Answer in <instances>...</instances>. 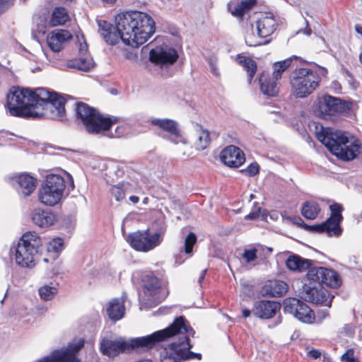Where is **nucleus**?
I'll return each mask as SVG.
<instances>
[{"label": "nucleus", "mask_w": 362, "mask_h": 362, "mask_svg": "<svg viewBox=\"0 0 362 362\" xmlns=\"http://www.w3.org/2000/svg\"><path fill=\"white\" fill-rule=\"evenodd\" d=\"M194 331L189 322L182 316L177 317L168 327L155 332L151 334L124 340L109 334L103 337L100 343V350L108 357H115L120 354L134 349H151L156 344L176 337L177 341H173L164 347L160 354L161 362H180L182 360L201 359L200 354L190 351L189 337H193Z\"/></svg>", "instance_id": "1"}, {"label": "nucleus", "mask_w": 362, "mask_h": 362, "mask_svg": "<svg viewBox=\"0 0 362 362\" xmlns=\"http://www.w3.org/2000/svg\"><path fill=\"white\" fill-rule=\"evenodd\" d=\"M99 32L105 41L110 45L119 40L127 46L139 47L144 44L155 33V22L147 13L130 11L118 14L115 17L117 32L106 21L98 22Z\"/></svg>", "instance_id": "2"}, {"label": "nucleus", "mask_w": 362, "mask_h": 362, "mask_svg": "<svg viewBox=\"0 0 362 362\" xmlns=\"http://www.w3.org/2000/svg\"><path fill=\"white\" fill-rule=\"evenodd\" d=\"M316 136L334 155L342 160H353L361 153L358 139L347 132L327 128L317 132Z\"/></svg>", "instance_id": "3"}, {"label": "nucleus", "mask_w": 362, "mask_h": 362, "mask_svg": "<svg viewBox=\"0 0 362 362\" xmlns=\"http://www.w3.org/2000/svg\"><path fill=\"white\" fill-rule=\"evenodd\" d=\"M41 245V240L35 233H25L16 245H13L10 252L19 267L33 268L38 257V250Z\"/></svg>", "instance_id": "4"}, {"label": "nucleus", "mask_w": 362, "mask_h": 362, "mask_svg": "<svg viewBox=\"0 0 362 362\" xmlns=\"http://www.w3.org/2000/svg\"><path fill=\"white\" fill-rule=\"evenodd\" d=\"M320 82L317 71L309 68H297L290 76L291 95L294 98H305L317 88Z\"/></svg>", "instance_id": "5"}, {"label": "nucleus", "mask_w": 362, "mask_h": 362, "mask_svg": "<svg viewBox=\"0 0 362 362\" xmlns=\"http://www.w3.org/2000/svg\"><path fill=\"white\" fill-rule=\"evenodd\" d=\"M6 106L13 116L33 118L35 106H33L30 89L12 87L6 95Z\"/></svg>", "instance_id": "6"}, {"label": "nucleus", "mask_w": 362, "mask_h": 362, "mask_svg": "<svg viewBox=\"0 0 362 362\" xmlns=\"http://www.w3.org/2000/svg\"><path fill=\"white\" fill-rule=\"evenodd\" d=\"M75 112L77 119L81 120L89 133L97 134L107 130L113 124L110 118L104 117L96 110L83 103L76 104Z\"/></svg>", "instance_id": "7"}, {"label": "nucleus", "mask_w": 362, "mask_h": 362, "mask_svg": "<svg viewBox=\"0 0 362 362\" xmlns=\"http://www.w3.org/2000/svg\"><path fill=\"white\" fill-rule=\"evenodd\" d=\"M65 189V182L60 175L47 176L39 192V201L47 206H55L62 199Z\"/></svg>", "instance_id": "8"}, {"label": "nucleus", "mask_w": 362, "mask_h": 362, "mask_svg": "<svg viewBox=\"0 0 362 362\" xmlns=\"http://www.w3.org/2000/svg\"><path fill=\"white\" fill-rule=\"evenodd\" d=\"M277 23L274 17L271 14H266L256 22L255 30L257 35H255L252 28L251 32H247L245 35V42L248 46L256 47L269 42V40H264L269 37L276 30Z\"/></svg>", "instance_id": "9"}, {"label": "nucleus", "mask_w": 362, "mask_h": 362, "mask_svg": "<svg viewBox=\"0 0 362 362\" xmlns=\"http://www.w3.org/2000/svg\"><path fill=\"white\" fill-rule=\"evenodd\" d=\"M329 209L331 215L325 222L313 226L305 224L303 227L313 232H325L329 236H339L341 235V229L339 226V223L343 218L341 216V211L343 210L342 206L339 204H333L329 206Z\"/></svg>", "instance_id": "10"}, {"label": "nucleus", "mask_w": 362, "mask_h": 362, "mask_svg": "<svg viewBox=\"0 0 362 362\" xmlns=\"http://www.w3.org/2000/svg\"><path fill=\"white\" fill-rule=\"evenodd\" d=\"M65 98L59 95L47 102L42 106H35L33 119L47 118L54 120H63L65 118Z\"/></svg>", "instance_id": "11"}, {"label": "nucleus", "mask_w": 362, "mask_h": 362, "mask_svg": "<svg viewBox=\"0 0 362 362\" xmlns=\"http://www.w3.org/2000/svg\"><path fill=\"white\" fill-rule=\"evenodd\" d=\"M127 241L137 251L148 252L158 246L163 238L160 233H151L148 230L136 231L128 235Z\"/></svg>", "instance_id": "12"}, {"label": "nucleus", "mask_w": 362, "mask_h": 362, "mask_svg": "<svg viewBox=\"0 0 362 362\" xmlns=\"http://www.w3.org/2000/svg\"><path fill=\"white\" fill-rule=\"evenodd\" d=\"M84 340L77 339L73 340L67 347L54 350L51 355L39 362H81L76 354L83 346Z\"/></svg>", "instance_id": "13"}, {"label": "nucleus", "mask_w": 362, "mask_h": 362, "mask_svg": "<svg viewBox=\"0 0 362 362\" xmlns=\"http://www.w3.org/2000/svg\"><path fill=\"white\" fill-rule=\"evenodd\" d=\"M284 310L286 312L295 316L298 320L305 324H312L315 322L314 312L304 302L290 298L284 300Z\"/></svg>", "instance_id": "14"}, {"label": "nucleus", "mask_w": 362, "mask_h": 362, "mask_svg": "<svg viewBox=\"0 0 362 362\" xmlns=\"http://www.w3.org/2000/svg\"><path fill=\"white\" fill-rule=\"evenodd\" d=\"M177 51L166 45L156 46L149 53V60L151 63L160 69L168 68L173 65L177 59Z\"/></svg>", "instance_id": "15"}, {"label": "nucleus", "mask_w": 362, "mask_h": 362, "mask_svg": "<svg viewBox=\"0 0 362 362\" xmlns=\"http://www.w3.org/2000/svg\"><path fill=\"white\" fill-rule=\"evenodd\" d=\"M302 295L303 298L308 302L320 304L328 308L331 307L334 296L322 286L311 285L310 283H304Z\"/></svg>", "instance_id": "16"}, {"label": "nucleus", "mask_w": 362, "mask_h": 362, "mask_svg": "<svg viewBox=\"0 0 362 362\" xmlns=\"http://www.w3.org/2000/svg\"><path fill=\"white\" fill-rule=\"evenodd\" d=\"M143 286L145 296L155 304L160 303L168 294V291L153 274H147L144 277Z\"/></svg>", "instance_id": "17"}, {"label": "nucleus", "mask_w": 362, "mask_h": 362, "mask_svg": "<svg viewBox=\"0 0 362 362\" xmlns=\"http://www.w3.org/2000/svg\"><path fill=\"white\" fill-rule=\"evenodd\" d=\"M151 124L166 132L169 139L174 144L183 142L178 124L176 121L168 118H153Z\"/></svg>", "instance_id": "18"}, {"label": "nucleus", "mask_w": 362, "mask_h": 362, "mask_svg": "<svg viewBox=\"0 0 362 362\" xmlns=\"http://www.w3.org/2000/svg\"><path fill=\"white\" fill-rule=\"evenodd\" d=\"M221 160L228 167L238 168L245 162V158L243 151L240 148L230 145L221 151Z\"/></svg>", "instance_id": "19"}, {"label": "nucleus", "mask_w": 362, "mask_h": 362, "mask_svg": "<svg viewBox=\"0 0 362 362\" xmlns=\"http://www.w3.org/2000/svg\"><path fill=\"white\" fill-rule=\"evenodd\" d=\"M337 98L323 95L318 99L315 112L318 117L327 119L337 113Z\"/></svg>", "instance_id": "20"}, {"label": "nucleus", "mask_w": 362, "mask_h": 362, "mask_svg": "<svg viewBox=\"0 0 362 362\" xmlns=\"http://www.w3.org/2000/svg\"><path fill=\"white\" fill-rule=\"evenodd\" d=\"M12 185L21 196H30L35 189L37 180L28 174H21L13 179Z\"/></svg>", "instance_id": "21"}, {"label": "nucleus", "mask_w": 362, "mask_h": 362, "mask_svg": "<svg viewBox=\"0 0 362 362\" xmlns=\"http://www.w3.org/2000/svg\"><path fill=\"white\" fill-rule=\"evenodd\" d=\"M281 305L274 301L259 300L256 301L252 308V313L261 319H270L280 310Z\"/></svg>", "instance_id": "22"}, {"label": "nucleus", "mask_w": 362, "mask_h": 362, "mask_svg": "<svg viewBox=\"0 0 362 362\" xmlns=\"http://www.w3.org/2000/svg\"><path fill=\"white\" fill-rule=\"evenodd\" d=\"M69 31L63 29H56L49 33L47 37V42L49 47L54 52L61 51L66 42L71 38Z\"/></svg>", "instance_id": "23"}, {"label": "nucleus", "mask_w": 362, "mask_h": 362, "mask_svg": "<svg viewBox=\"0 0 362 362\" xmlns=\"http://www.w3.org/2000/svg\"><path fill=\"white\" fill-rule=\"evenodd\" d=\"M33 222L40 228L53 226L57 221V216L50 210L35 209L31 214Z\"/></svg>", "instance_id": "24"}, {"label": "nucleus", "mask_w": 362, "mask_h": 362, "mask_svg": "<svg viewBox=\"0 0 362 362\" xmlns=\"http://www.w3.org/2000/svg\"><path fill=\"white\" fill-rule=\"evenodd\" d=\"M288 291V285L280 280L269 281L262 288L264 296L271 297H279L285 294Z\"/></svg>", "instance_id": "25"}, {"label": "nucleus", "mask_w": 362, "mask_h": 362, "mask_svg": "<svg viewBox=\"0 0 362 362\" xmlns=\"http://www.w3.org/2000/svg\"><path fill=\"white\" fill-rule=\"evenodd\" d=\"M312 264V261L301 257L297 255H290L286 261V266L290 271L303 272L308 269Z\"/></svg>", "instance_id": "26"}, {"label": "nucleus", "mask_w": 362, "mask_h": 362, "mask_svg": "<svg viewBox=\"0 0 362 362\" xmlns=\"http://www.w3.org/2000/svg\"><path fill=\"white\" fill-rule=\"evenodd\" d=\"M106 313L112 321L116 322L122 319L125 313L123 300L114 298L107 305Z\"/></svg>", "instance_id": "27"}, {"label": "nucleus", "mask_w": 362, "mask_h": 362, "mask_svg": "<svg viewBox=\"0 0 362 362\" xmlns=\"http://www.w3.org/2000/svg\"><path fill=\"white\" fill-rule=\"evenodd\" d=\"M256 3L257 0H243L237 4L229 2L228 4V10L233 16L242 18Z\"/></svg>", "instance_id": "28"}, {"label": "nucleus", "mask_w": 362, "mask_h": 362, "mask_svg": "<svg viewBox=\"0 0 362 362\" xmlns=\"http://www.w3.org/2000/svg\"><path fill=\"white\" fill-rule=\"evenodd\" d=\"M95 66V62L89 54L82 55L67 62V67L83 71H90Z\"/></svg>", "instance_id": "29"}, {"label": "nucleus", "mask_w": 362, "mask_h": 362, "mask_svg": "<svg viewBox=\"0 0 362 362\" xmlns=\"http://www.w3.org/2000/svg\"><path fill=\"white\" fill-rule=\"evenodd\" d=\"M30 93L32 96L31 102L33 106H44L45 103L51 99L54 98V96H57L58 94L56 93H52L47 90L45 88H39L35 90L30 89Z\"/></svg>", "instance_id": "30"}, {"label": "nucleus", "mask_w": 362, "mask_h": 362, "mask_svg": "<svg viewBox=\"0 0 362 362\" xmlns=\"http://www.w3.org/2000/svg\"><path fill=\"white\" fill-rule=\"evenodd\" d=\"M264 74L259 77V86L262 92L268 96H276L279 93V86L276 81Z\"/></svg>", "instance_id": "31"}, {"label": "nucleus", "mask_w": 362, "mask_h": 362, "mask_svg": "<svg viewBox=\"0 0 362 362\" xmlns=\"http://www.w3.org/2000/svg\"><path fill=\"white\" fill-rule=\"evenodd\" d=\"M236 62L247 72V81L250 83L257 71V64L251 57L238 54Z\"/></svg>", "instance_id": "32"}, {"label": "nucleus", "mask_w": 362, "mask_h": 362, "mask_svg": "<svg viewBox=\"0 0 362 362\" xmlns=\"http://www.w3.org/2000/svg\"><path fill=\"white\" fill-rule=\"evenodd\" d=\"M320 212V208L317 202L308 201L303 204L301 214L305 218L310 220L315 219Z\"/></svg>", "instance_id": "33"}, {"label": "nucleus", "mask_w": 362, "mask_h": 362, "mask_svg": "<svg viewBox=\"0 0 362 362\" xmlns=\"http://www.w3.org/2000/svg\"><path fill=\"white\" fill-rule=\"evenodd\" d=\"M211 141L210 134L208 130L199 127L196 132V140L194 147L197 150L202 151L207 148Z\"/></svg>", "instance_id": "34"}, {"label": "nucleus", "mask_w": 362, "mask_h": 362, "mask_svg": "<svg viewBox=\"0 0 362 362\" xmlns=\"http://www.w3.org/2000/svg\"><path fill=\"white\" fill-rule=\"evenodd\" d=\"M322 284L331 288H337L341 284L339 275L334 270L324 267V274Z\"/></svg>", "instance_id": "35"}, {"label": "nucleus", "mask_w": 362, "mask_h": 362, "mask_svg": "<svg viewBox=\"0 0 362 362\" xmlns=\"http://www.w3.org/2000/svg\"><path fill=\"white\" fill-rule=\"evenodd\" d=\"M324 267H310L306 274L307 283H310L311 285L322 286V281L323 279Z\"/></svg>", "instance_id": "36"}, {"label": "nucleus", "mask_w": 362, "mask_h": 362, "mask_svg": "<svg viewBox=\"0 0 362 362\" xmlns=\"http://www.w3.org/2000/svg\"><path fill=\"white\" fill-rule=\"evenodd\" d=\"M69 19L67 11L63 7L55 8L52 12L50 24L52 26L63 25Z\"/></svg>", "instance_id": "37"}, {"label": "nucleus", "mask_w": 362, "mask_h": 362, "mask_svg": "<svg viewBox=\"0 0 362 362\" xmlns=\"http://www.w3.org/2000/svg\"><path fill=\"white\" fill-rule=\"evenodd\" d=\"M64 249V240L61 238H55L51 240L47 245V252L54 259Z\"/></svg>", "instance_id": "38"}, {"label": "nucleus", "mask_w": 362, "mask_h": 362, "mask_svg": "<svg viewBox=\"0 0 362 362\" xmlns=\"http://www.w3.org/2000/svg\"><path fill=\"white\" fill-rule=\"evenodd\" d=\"M291 59H286L281 62H278L273 65V78L275 81L281 78L282 74L291 66Z\"/></svg>", "instance_id": "39"}, {"label": "nucleus", "mask_w": 362, "mask_h": 362, "mask_svg": "<svg viewBox=\"0 0 362 362\" xmlns=\"http://www.w3.org/2000/svg\"><path fill=\"white\" fill-rule=\"evenodd\" d=\"M129 184L120 183L114 185L110 189V194L113 196L116 201L120 202L125 197V192L128 191Z\"/></svg>", "instance_id": "40"}, {"label": "nucleus", "mask_w": 362, "mask_h": 362, "mask_svg": "<svg viewBox=\"0 0 362 362\" xmlns=\"http://www.w3.org/2000/svg\"><path fill=\"white\" fill-rule=\"evenodd\" d=\"M57 293V288L48 285L42 286L39 288V295L44 300H50L53 299Z\"/></svg>", "instance_id": "41"}, {"label": "nucleus", "mask_w": 362, "mask_h": 362, "mask_svg": "<svg viewBox=\"0 0 362 362\" xmlns=\"http://www.w3.org/2000/svg\"><path fill=\"white\" fill-rule=\"evenodd\" d=\"M197 242L196 235L191 232L189 233L185 240V252L186 254H191L192 248Z\"/></svg>", "instance_id": "42"}, {"label": "nucleus", "mask_w": 362, "mask_h": 362, "mask_svg": "<svg viewBox=\"0 0 362 362\" xmlns=\"http://www.w3.org/2000/svg\"><path fill=\"white\" fill-rule=\"evenodd\" d=\"M337 113H344L349 111L352 108L353 103L350 101L341 100L337 98Z\"/></svg>", "instance_id": "43"}, {"label": "nucleus", "mask_w": 362, "mask_h": 362, "mask_svg": "<svg viewBox=\"0 0 362 362\" xmlns=\"http://www.w3.org/2000/svg\"><path fill=\"white\" fill-rule=\"evenodd\" d=\"M257 250L255 248L245 249L243 253V258L247 263L252 262L257 259Z\"/></svg>", "instance_id": "44"}, {"label": "nucleus", "mask_w": 362, "mask_h": 362, "mask_svg": "<svg viewBox=\"0 0 362 362\" xmlns=\"http://www.w3.org/2000/svg\"><path fill=\"white\" fill-rule=\"evenodd\" d=\"M218 59L216 57H211L208 59L211 72L216 77L220 76V72L217 66Z\"/></svg>", "instance_id": "45"}, {"label": "nucleus", "mask_w": 362, "mask_h": 362, "mask_svg": "<svg viewBox=\"0 0 362 362\" xmlns=\"http://www.w3.org/2000/svg\"><path fill=\"white\" fill-rule=\"evenodd\" d=\"M259 165L257 163H253L249 165L245 169L243 170L242 172L249 176H255L259 173Z\"/></svg>", "instance_id": "46"}, {"label": "nucleus", "mask_w": 362, "mask_h": 362, "mask_svg": "<svg viewBox=\"0 0 362 362\" xmlns=\"http://www.w3.org/2000/svg\"><path fill=\"white\" fill-rule=\"evenodd\" d=\"M78 42V51L80 56L86 55L88 52V45L84 40L83 35H77Z\"/></svg>", "instance_id": "47"}, {"label": "nucleus", "mask_w": 362, "mask_h": 362, "mask_svg": "<svg viewBox=\"0 0 362 362\" xmlns=\"http://www.w3.org/2000/svg\"><path fill=\"white\" fill-rule=\"evenodd\" d=\"M354 351L353 349H349L341 356V361L343 362H359L354 358Z\"/></svg>", "instance_id": "48"}, {"label": "nucleus", "mask_w": 362, "mask_h": 362, "mask_svg": "<svg viewBox=\"0 0 362 362\" xmlns=\"http://www.w3.org/2000/svg\"><path fill=\"white\" fill-rule=\"evenodd\" d=\"M13 1L14 0H0V14L9 8Z\"/></svg>", "instance_id": "49"}, {"label": "nucleus", "mask_w": 362, "mask_h": 362, "mask_svg": "<svg viewBox=\"0 0 362 362\" xmlns=\"http://www.w3.org/2000/svg\"><path fill=\"white\" fill-rule=\"evenodd\" d=\"M308 355L313 359H317L320 357L321 353L317 349H312L308 351Z\"/></svg>", "instance_id": "50"}, {"label": "nucleus", "mask_w": 362, "mask_h": 362, "mask_svg": "<svg viewBox=\"0 0 362 362\" xmlns=\"http://www.w3.org/2000/svg\"><path fill=\"white\" fill-rule=\"evenodd\" d=\"M328 310L327 309L321 310L317 314V317L319 318V321L322 322L324 319H325L328 316Z\"/></svg>", "instance_id": "51"}, {"label": "nucleus", "mask_w": 362, "mask_h": 362, "mask_svg": "<svg viewBox=\"0 0 362 362\" xmlns=\"http://www.w3.org/2000/svg\"><path fill=\"white\" fill-rule=\"evenodd\" d=\"M258 216L257 213H250L248 215L245 216L247 219H255Z\"/></svg>", "instance_id": "52"}, {"label": "nucleus", "mask_w": 362, "mask_h": 362, "mask_svg": "<svg viewBox=\"0 0 362 362\" xmlns=\"http://www.w3.org/2000/svg\"><path fill=\"white\" fill-rule=\"evenodd\" d=\"M129 200H130L132 203H134V204H136V203H138V202H139V197H137V196H131V197H129Z\"/></svg>", "instance_id": "53"}, {"label": "nucleus", "mask_w": 362, "mask_h": 362, "mask_svg": "<svg viewBox=\"0 0 362 362\" xmlns=\"http://www.w3.org/2000/svg\"><path fill=\"white\" fill-rule=\"evenodd\" d=\"M122 128L118 127L116 129V134L115 135H112V137H119L122 134V132L120 131Z\"/></svg>", "instance_id": "54"}, {"label": "nucleus", "mask_w": 362, "mask_h": 362, "mask_svg": "<svg viewBox=\"0 0 362 362\" xmlns=\"http://www.w3.org/2000/svg\"><path fill=\"white\" fill-rule=\"evenodd\" d=\"M251 311L248 309H244L243 310V316L244 317H248L250 315Z\"/></svg>", "instance_id": "55"}, {"label": "nucleus", "mask_w": 362, "mask_h": 362, "mask_svg": "<svg viewBox=\"0 0 362 362\" xmlns=\"http://www.w3.org/2000/svg\"><path fill=\"white\" fill-rule=\"evenodd\" d=\"M206 270H203L199 277L198 282L201 283L202 281L204 279Z\"/></svg>", "instance_id": "56"}, {"label": "nucleus", "mask_w": 362, "mask_h": 362, "mask_svg": "<svg viewBox=\"0 0 362 362\" xmlns=\"http://www.w3.org/2000/svg\"><path fill=\"white\" fill-rule=\"evenodd\" d=\"M355 30L357 33L360 34L362 36V26L360 25H356L355 26Z\"/></svg>", "instance_id": "57"}, {"label": "nucleus", "mask_w": 362, "mask_h": 362, "mask_svg": "<svg viewBox=\"0 0 362 362\" xmlns=\"http://www.w3.org/2000/svg\"><path fill=\"white\" fill-rule=\"evenodd\" d=\"M69 177L70 181V186L71 187V189H73L74 188V180L70 175H69Z\"/></svg>", "instance_id": "58"}, {"label": "nucleus", "mask_w": 362, "mask_h": 362, "mask_svg": "<svg viewBox=\"0 0 362 362\" xmlns=\"http://www.w3.org/2000/svg\"><path fill=\"white\" fill-rule=\"evenodd\" d=\"M323 362H332V358L327 356H323Z\"/></svg>", "instance_id": "59"}, {"label": "nucleus", "mask_w": 362, "mask_h": 362, "mask_svg": "<svg viewBox=\"0 0 362 362\" xmlns=\"http://www.w3.org/2000/svg\"><path fill=\"white\" fill-rule=\"evenodd\" d=\"M103 3L107 4H114L116 0H101Z\"/></svg>", "instance_id": "60"}, {"label": "nucleus", "mask_w": 362, "mask_h": 362, "mask_svg": "<svg viewBox=\"0 0 362 362\" xmlns=\"http://www.w3.org/2000/svg\"><path fill=\"white\" fill-rule=\"evenodd\" d=\"M303 33L307 35H310L311 34V29L310 28H306L304 30Z\"/></svg>", "instance_id": "61"}, {"label": "nucleus", "mask_w": 362, "mask_h": 362, "mask_svg": "<svg viewBox=\"0 0 362 362\" xmlns=\"http://www.w3.org/2000/svg\"><path fill=\"white\" fill-rule=\"evenodd\" d=\"M148 202V197H145L144 199H143V203L144 204H147Z\"/></svg>", "instance_id": "62"}, {"label": "nucleus", "mask_w": 362, "mask_h": 362, "mask_svg": "<svg viewBox=\"0 0 362 362\" xmlns=\"http://www.w3.org/2000/svg\"><path fill=\"white\" fill-rule=\"evenodd\" d=\"M138 362H152L151 360H148V359H144V360H141Z\"/></svg>", "instance_id": "63"}, {"label": "nucleus", "mask_w": 362, "mask_h": 362, "mask_svg": "<svg viewBox=\"0 0 362 362\" xmlns=\"http://www.w3.org/2000/svg\"><path fill=\"white\" fill-rule=\"evenodd\" d=\"M359 59H360L361 63L362 64V52L361 53V54L359 56Z\"/></svg>", "instance_id": "64"}]
</instances>
